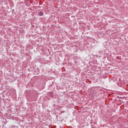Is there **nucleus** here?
I'll list each match as a JSON object with an SVG mask.
<instances>
[{
    "label": "nucleus",
    "mask_w": 128,
    "mask_h": 128,
    "mask_svg": "<svg viewBox=\"0 0 128 128\" xmlns=\"http://www.w3.org/2000/svg\"><path fill=\"white\" fill-rule=\"evenodd\" d=\"M43 14H44V13H42V12H39V15H40V16H42Z\"/></svg>",
    "instance_id": "f257e3e1"
}]
</instances>
